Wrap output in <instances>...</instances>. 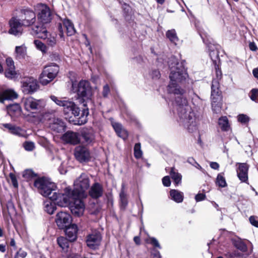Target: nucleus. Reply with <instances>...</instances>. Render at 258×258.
<instances>
[{"label":"nucleus","mask_w":258,"mask_h":258,"mask_svg":"<svg viewBox=\"0 0 258 258\" xmlns=\"http://www.w3.org/2000/svg\"><path fill=\"white\" fill-rule=\"evenodd\" d=\"M249 220L251 225L256 227H258V220L256 219V217L250 216Z\"/></svg>","instance_id":"6e6d98bb"},{"label":"nucleus","mask_w":258,"mask_h":258,"mask_svg":"<svg viewBox=\"0 0 258 258\" xmlns=\"http://www.w3.org/2000/svg\"><path fill=\"white\" fill-rule=\"evenodd\" d=\"M206 196L204 194H198L195 197V199L196 201L199 202L202 200H204Z\"/></svg>","instance_id":"13d9d810"},{"label":"nucleus","mask_w":258,"mask_h":258,"mask_svg":"<svg viewBox=\"0 0 258 258\" xmlns=\"http://www.w3.org/2000/svg\"><path fill=\"white\" fill-rule=\"evenodd\" d=\"M34 44L36 47L43 53H45L47 51V47L46 45L39 40H35L34 41Z\"/></svg>","instance_id":"ea45409f"},{"label":"nucleus","mask_w":258,"mask_h":258,"mask_svg":"<svg viewBox=\"0 0 258 258\" xmlns=\"http://www.w3.org/2000/svg\"><path fill=\"white\" fill-rule=\"evenodd\" d=\"M59 72V67L55 63H51L45 66L39 77L40 83L46 85L52 81Z\"/></svg>","instance_id":"423d86ee"},{"label":"nucleus","mask_w":258,"mask_h":258,"mask_svg":"<svg viewBox=\"0 0 258 258\" xmlns=\"http://www.w3.org/2000/svg\"><path fill=\"white\" fill-rule=\"evenodd\" d=\"M5 76L9 79L15 78L17 73L15 71V68H6L5 71Z\"/></svg>","instance_id":"4c0bfd02"},{"label":"nucleus","mask_w":258,"mask_h":258,"mask_svg":"<svg viewBox=\"0 0 258 258\" xmlns=\"http://www.w3.org/2000/svg\"><path fill=\"white\" fill-rule=\"evenodd\" d=\"M248 166L246 163H240L237 170V175L242 182H246L248 179L247 172Z\"/></svg>","instance_id":"5701e85b"},{"label":"nucleus","mask_w":258,"mask_h":258,"mask_svg":"<svg viewBox=\"0 0 258 258\" xmlns=\"http://www.w3.org/2000/svg\"><path fill=\"white\" fill-rule=\"evenodd\" d=\"M218 125L223 131H227L230 128L229 121L226 116H222L219 119Z\"/></svg>","instance_id":"7c9ffc66"},{"label":"nucleus","mask_w":258,"mask_h":258,"mask_svg":"<svg viewBox=\"0 0 258 258\" xmlns=\"http://www.w3.org/2000/svg\"><path fill=\"white\" fill-rule=\"evenodd\" d=\"M32 34L37 35L38 37L46 39L48 45L53 46L56 42V36L55 33H49L45 27L36 25L32 28Z\"/></svg>","instance_id":"6e6552de"},{"label":"nucleus","mask_w":258,"mask_h":258,"mask_svg":"<svg viewBox=\"0 0 258 258\" xmlns=\"http://www.w3.org/2000/svg\"><path fill=\"white\" fill-rule=\"evenodd\" d=\"M74 189L72 191L75 193L77 197H83L85 192L90 187V180L88 176L82 173L74 181Z\"/></svg>","instance_id":"39448f33"},{"label":"nucleus","mask_w":258,"mask_h":258,"mask_svg":"<svg viewBox=\"0 0 258 258\" xmlns=\"http://www.w3.org/2000/svg\"><path fill=\"white\" fill-rule=\"evenodd\" d=\"M36 11H37V17L41 24H38L40 26L44 24L49 23L52 19V14L49 8L46 5L38 4L36 6Z\"/></svg>","instance_id":"1a4fd4ad"},{"label":"nucleus","mask_w":258,"mask_h":258,"mask_svg":"<svg viewBox=\"0 0 258 258\" xmlns=\"http://www.w3.org/2000/svg\"><path fill=\"white\" fill-rule=\"evenodd\" d=\"M62 140L67 143L76 145L80 142L79 134L72 131H68L62 137Z\"/></svg>","instance_id":"aec40b11"},{"label":"nucleus","mask_w":258,"mask_h":258,"mask_svg":"<svg viewBox=\"0 0 258 258\" xmlns=\"http://www.w3.org/2000/svg\"><path fill=\"white\" fill-rule=\"evenodd\" d=\"M211 104L213 111L214 112L218 113L220 112L222 104V102L216 103H211Z\"/></svg>","instance_id":"de8ad7c7"},{"label":"nucleus","mask_w":258,"mask_h":258,"mask_svg":"<svg viewBox=\"0 0 258 258\" xmlns=\"http://www.w3.org/2000/svg\"><path fill=\"white\" fill-rule=\"evenodd\" d=\"M112 125L117 135L123 139H125L128 136L127 132L122 127V125L118 122H112Z\"/></svg>","instance_id":"a878e982"},{"label":"nucleus","mask_w":258,"mask_h":258,"mask_svg":"<svg viewBox=\"0 0 258 258\" xmlns=\"http://www.w3.org/2000/svg\"><path fill=\"white\" fill-rule=\"evenodd\" d=\"M49 127L56 133H60L64 131L66 126L62 119L54 117L50 120Z\"/></svg>","instance_id":"a211bd4d"},{"label":"nucleus","mask_w":258,"mask_h":258,"mask_svg":"<svg viewBox=\"0 0 258 258\" xmlns=\"http://www.w3.org/2000/svg\"><path fill=\"white\" fill-rule=\"evenodd\" d=\"M75 156L80 162H87L90 158V153L86 147L79 146L76 148Z\"/></svg>","instance_id":"2eb2a0df"},{"label":"nucleus","mask_w":258,"mask_h":258,"mask_svg":"<svg viewBox=\"0 0 258 258\" xmlns=\"http://www.w3.org/2000/svg\"><path fill=\"white\" fill-rule=\"evenodd\" d=\"M2 125L4 127L8 129L11 134L20 137H26V134L25 131L19 126L13 125L11 123H3Z\"/></svg>","instance_id":"6ab92c4d"},{"label":"nucleus","mask_w":258,"mask_h":258,"mask_svg":"<svg viewBox=\"0 0 258 258\" xmlns=\"http://www.w3.org/2000/svg\"><path fill=\"white\" fill-rule=\"evenodd\" d=\"M17 94L12 90H6L4 91L0 96V102H3L5 100H13L17 98Z\"/></svg>","instance_id":"bb28decb"},{"label":"nucleus","mask_w":258,"mask_h":258,"mask_svg":"<svg viewBox=\"0 0 258 258\" xmlns=\"http://www.w3.org/2000/svg\"><path fill=\"white\" fill-rule=\"evenodd\" d=\"M72 91L77 93L78 96L87 100H90L92 95V88L89 82L86 80L81 81L77 85L73 83Z\"/></svg>","instance_id":"0eeeda50"},{"label":"nucleus","mask_w":258,"mask_h":258,"mask_svg":"<svg viewBox=\"0 0 258 258\" xmlns=\"http://www.w3.org/2000/svg\"><path fill=\"white\" fill-rule=\"evenodd\" d=\"M199 33H200V35H201L202 38L203 39L204 42H205L204 37H207V33L203 32L201 30H199Z\"/></svg>","instance_id":"0e129e2a"},{"label":"nucleus","mask_w":258,"mask_h":258,"mask_svg":"<svg viewBox=\"0 0 258 258\" xmlns=\"http://www.w3.org/2000/svg\"><path fill=\"white\" fill-rule=\"evenodd\" d=\"M59 246L63 250H67L69 246V240L63 237H59L57 239Z\"/></svg>","instance_id":"f704fd0d"},{"label":"nucleus","mask_w":258,"mask_h":258,"mask_svg":"<svg viewBox=\"0 0 258 258\" xmlns=\"http://www.w3.org/2000/svg\"><path fill=\"white\" fill-rule=\"evenodd\" d=\"M34 185L36 187L39 192L44 197L51 196L56 190V185L54 182H51L48 179L45 177L36 179L34 183Z\"/></svg>","instance_id":"20e7f679"},{"label":"nucleus","mask_w":258,"mask_h":258,"mask_svg":"<svg viewBox=\"0 0 258 258\" xmlns=\"http://www.w3.org/2000/svg\"><path fill=\"white\" fill-rule=\"evenodd\" d=\"M58 30H59V36L61 38H63V30H62V24L61 23H59L58 24Z\"/></svg>","instance_id":"052dcab7"},{"label":"nucleus","mask_w":258,"mask_h":258,"mask_svg":"<svg viewBox=\"0 0 258 258\" xmlns=\"http://www.w3.org/2000/svg\"><path fill=\"white\" fill-rule=\"evenodd\" d=\"M134 155L136 158H140L142 155V152L141 150V144L137 143L134 147Z\"/></svg>","instance_id":"37998d69"},{"label":"nucleus","mask_w":258,"mask_h":258,"mask_svg":"<svg viewBox=\"0 0 258 258\" xmlns=\"http://www.w3.org/2000/svg\"><path fill=\"white\" fill-rule=\"evenodd\" d=\"M82 197H76L73 199L70 204V209L73 215L80 217L83 214L85 205L82 200Z\"/></svg>","instance_id":"f8f14e48"},{"label":"nucleus","mask_w":258,"mask_h":258,"mask_svg":"<svg viewBox=\"0 0 258 258\" xmlns=\"http://www.w3.org/2000/svg\"><path fill=\"white\" fill-rule=\"evenodd\" d=\"M23 176L26 179H29L35 176V174L31 169H26L23 173Z\"/></svg>","instance_id":"c03bdc74"},{"label":"nucleus","mask_w":258,"mask_h":258,"mask_svg":"<svg viewBox=\"0 0 258 258\" xmlns=\"http://www.w3.org/2000/svg\"><path fill=\"white\" fill-rule=\"evenodd\" d=\"M187 162L192 165H194V164L196 163V162L195 160L192 157L188 158L187 160Z\"/></svg>","instance_id":"774afa93"},{"label":"nucleus","mask_w":258,"mask_h":258,"mask_svg":"<svg viewBox=\"0 0 258 258\" xmlns=\"http://www.w3.org/2000/svg\"><path fill=\"white\" fill-rule=\"evenodd\" d=\"M153 258H161V255L159 251H156L153 254Z\"/></svg>","instance_id":"69168bd1"},{"label":"nucleus","mask_w":258,"mask_h":258,"mask_svg":"<svg viewBox=\"0 0 258 258\" xmlns=\"http://www.w3.org/2000/svg\"><path fill=\"white\" fill-rule=\"evenodd\" d=\"M166 35L167 37L170 40V41L171 42L173 43L175 45L177 44L179 40L176 35V32L174 29L168 30L166 32Z\"/></svg>","instance_id":"72a5a7b5"},{"label":"nucleus","mask_w":258,"mask_h":258,"mask_svg":"<svg viewBox=\"0 0 258 258\" xmlns=\"http://www.w3.org/2000/svg\"><path fill=\"white\" fill-rule=\"evenodd\" d=\"M11 182L15 188L18 187V183L17 182V178L15 174L13 173H11L9 175Z\"/></svg>","instance_id":"3c124183"},{"label":"nucleus","mask_w":258,"mask_h":258,"mask_svg":"<svg viewBox=\"0 0 258 258\" xmlns=\"http://www.w3.org/2000/svg\"><path fill=\"white\" fill-rule=\"evenodd\" d=\"M147 241L150 242L153 246L157 247L159 248H161V246L158 241L154 237H149Z\"/></svg>","instance_id":"8fccbe9b"},{"label":"nucleus","mask_w":258,"mask_h":258,"mask_svg":"<svg viewBox=\"0 0 258 258\" xmlns=\"http://www.w3.org/2000/svg\"><path fill=\"white\" fill-rule=\"evenodd\" d=\"M83 138L87 144L91 143L94 139L93 134L89 132H84L83 134Z\"/></svg>","instance_id":"a19ab883"},{"label":"nucleus","mask_w":258,"mask_h":258,"mask_svg":"<svg viewBox=\"0 0 258 258\" xmlns=\"http://www.w3.org/2000/svg\"><path fill=\"white\" fill-rule=\"evenodd\" d=\"M217 86L218 84L217 82L213 81L211 86V103H216L222 102V97L221 96V93L219 92Z\"/></svg>","instance_id":"412c9836"},{"label":"nucleus","mask_w":258,"mask_h":258,"mask_svg":"<svg viewBox=\"0 0 258 258\" xmlns=\"http://www.w3.org/2000/svg\"><path fill=\"white\" fill-rule=\"evenodd\" d=\"M210 167L214 169H218L219 167V165L217 162H212L210 163Z\"/></svg>","instance_id":"680f3d73"},{"label":"nucleus","mask_w":258,"mask_h":258,"mask_svg":"<svg viewBox=\"0 0 258 258\" xmlns=\"http://www.w3.org/2000/svg\"><path fill=\"white\" fill-rule=\"evenodd\" d=\"M22 88L23 92L26 94L35 92L38 88L36 80L33 78L25 79L23 82Z\"/></svg>","instance_id":"dca6fc26"},{"label":"nucleus","mask_w":258,"mask_h":258,"mask_svg":"<svg viewBox=\"0 0 258 258\" xmlns=\"http://www.w3.org/2000/svg\"><path fill=\"white\" fill-rule=\"evenodd\" d=\"M10 29L9 33L15 36H19L22 34L24 26L21 24L20 20L17 17L12 18L9 21Z\"/></svg>","instance_id":"4468645a"},{"label":"nucleus","mask_w":258,"mask_h":258,"mask_svg":"<svg viewBox=\"0 0 258 258\" xmlns=\"http://www.w3.org/2000/svg\"><path fill=\"white\" fill-rule=\"evenodd\" d=\"M110 92L109 87L108 85H106L103 87L102 94L104 97H107Z\"/></svg>","instance_id":"4d7b16f0"},{"label":"nucleus","mask_w":258,"mask_h":258,"mask_svg":"<svg viewBox=\"0 0 258 258\" xmlns=\"http://www.w3.org/2000/svg\"><path fill=\"white\" fill-rule=\"evenodd\" d=\"M249 47L252 51H255L257 49V47L254 42L249 43Z\"/></svg>","instance_id":"e2e57ef3"},{"label":"nucleus","mask_w":258,"mask_h":258,"mask_svg":"<svg viewBox=\"0 0 258 258\" xmlns=\"http://www.w3.org/2000/svg\"><path fill=\"white\" fill-rule=\"evenodd\" d=\"M27 256V252L21 249L16 253L14 258H25Z\"/></svg>","instance_id":"603ef678"},{"label":"nucleus","mask_w":258,"mask_h":258,"mask_svg":"<svg viewBox=\"0 0 258 258\" xmlns=\"http://www.w3.org/2000/svg\"><path fill=\"white\" fill-rule=\"evenodd\" d=\"M55 204L51 201H47L44 202V209L49 214H52L55 210Z\"/></svg>","instance_id":"473e14b6"},{"label":"nucleus","mask_w":258,"mask_h":258,"mask_svg":"<svg viewBox=\"0 0 258 258\" xmlns=\"http://www.w3.org/2000/svg\"><path fill=\"white\" fill-rule=\"evenodd\" d=\"M6 66L7 68L15 67L14 62L11 58L9 57L6 59Z\"/></svg>","instance_id":"5fc2aeb1"},{"label":"nucleus","mask_w":258,"mask_h":258,"mask_svg":"<svg viewBox=\"0 0 258 258\" xmlns=\"http://www.w3.org/2000/svg\"><path fill=\"white\" fill-rule=\"evenodd\" d=\"M75 196V193L68 187L65 188L63 194H58L55 190L52 196L49 197V199L60 207H66L70 205L73 199L77 197Z\"/></svg>","instance_id":"7ed1b4c3"},{"label":"nucleus","mask_w":258,"mask_h":258,"mask_svg":"<svg viewBox=\"0 0 258 258\" xmlns=\"http://www.w3.org/2000/svg\"><path fill=\"white\" fill-rule=\"evenodd\" d=\"M169 174L176 184H178L181 181L182 176L180 173L177 172L174 167L170 168Z\"/></svg>","instance_id":"2f4dec72"},{"label":"nucleus","mask_w":258,"mask_h":258,"mask_svg":"<svg viewBox=\"0 0 258 258\" xmlns=\"http://www.w3.org/2000/svg\"><path fill=\"white\" fill-rule=\"evenodd\" d=\"M63 25L66 28L67 33L68 36H72L75 34L76 30L74 24L69 19H64L63 21Z\"/></svg>","instance_id":"c85d7f7f"},{"label":"nucleus","mask_w":258,"mask_h":258,"mask_svg":"<svg viewBox=\"0 0 258 258\" xmlns=\"http://www.w3.org/2000/svg\"><path fill=\"white\" fill-rule=\"evenodd\" d=\"M103 193L102 187L98 183H95L91 187L89 194L93 198H98L101 197Z\"/></svg>","instance_id":"393cba45"},{"label":"nucleus","mask_w":258,"mask_h":258,"mask_svg":"<svg viewBox=\"0 0 258 258\" xmlns=\"http://www.w3.org/2000/svg\"><path fill=\"white\" fill-rule=\"evenodd\" d=\"M66 228V234L70 242L75 241L77 238V226L76 224H72Z\"/></svg>","instance_id":"b1692460"},{"label":"nucleus","mask_w":258,"mask_h":258,"mask_svg":"<svg viewBox=\"0 0 258 258\" xmlns=\"http://www.w3.org/2000/svg\"><path fill=\"white\" fill-rule=\"evenodd\" d=\"M23 15L21 17L20 22L25 27L32 26V29L36 25H39L36 24V14L29 10H25L22 11Z\"/></svg>","instance_id":"9b49d317"},{"label":"nucleus","mask_w":258,"mask_h":258,"mask_svg":"<svg viewBox=\"0 0 258 258\" xmlns=\"http://www.w3.org/2000/svg\"><path fill=\"white\" fill-rule=\"evenodd\" d=\"M119 197L121 207L124 209L127 205V200L123 185H122L121 190L119 194Z\"/></svg>","instance_id":"c9c22d12"},{"label":"nucleus","mask_w":258,"mask_h":258,"mask_svg":"<svg viewBox=\"0 0 258 258\" xmlns=\"http://www.w3.org/2000/svg\"><path fill=\"white\" fill-rule=\"evenodd\" d=\"M50 98L57 105L63 107V112L66 118H71L72 115L76 118L75 124L82 125L87 122L89 115L88 107L84 108L80 113V108L72 101L59 99L54 96H51Z\"/></svg>","instance_id":"f03ea898"},{"label":"nucleus","mask_w":258,"mask_h":258,"mask_svg":"<svg viewBox=\"0 0 258 258\" xmlns=\"http://www.w3.org/2000/svg\"><path fill=\"white\" fill-rule=\"evenodd\" d=\"M162 183L165 186H169L171 184L170 177L169 176H165L162 179Z\"/></svg>","instance_id":"864d4df0"},{"label":"nucleus","mask_w":258,"mask_h":258,"mask_svg":"<svg viewBox=\"0 0 258 258\" xmlns=\"http://www.w3.org/2000/svg\"><path fill=\"white\" fill-rule=\"evenodd\" d=\"M209 50V55L213 60H216L218 57V51L214 45L210 44L208 46Z\"/></svg>","instance_id":"e433bc0d"},{"label":"nucleus","mask_w":258,"mask_h":258,"mask_svg":"<svg viewBox=\"0 0 258 258\" xmlns=\"http://www.w3.org/2000/svg\"><path fill=\"white\" fill-rule=\"evenodd\" d=\"M258 96V89H252L249 93V97L251 100L255 101Z\"/></svg>","instance_id":"09e8293b"},{"label":"nucleus","mask_w":258,"mask_h":258,"mask_svg":"<svg viewBox=\"0 0 258 258\" xmlns=\"http://www.w3.org/2000/svg\"><path fill=\"white\" fill-rule=\"evenodd\" d=\"M170 70L169 78L170 82L167 87V91L176 96L175 103L179 121L186 128L189 132L193 133L198 129L197 123L194 112L187 104L186 98L183 96L185 91L180 85L187 77L182 62H179L176 58L172 56L168 61Z\"/></svg>","instance_id":"f257e3e1"},{"label":"nucleus","mask_w":258,"mask_h":258,"mask_svg":"<svg viewBox=\"0 0 258 258\" xmlns=\"http://www.w3.org/2000/svg\"><path fill=\"white\" fill-rule=\"evenodd\" d=\"M71 222V216L67 212H60L56 216L55 222L59 229L67 227Z\"/></svg>","instance_id":"ddd939ff"},{"label":"nucleus","mask_w":258,"mask_h":258,"mask_svg":"<svg viewBox=\"0 0 258 258\" xmlns=\"http://www.w3.org/2000/svg\"><path fill=\"white\" fill-rule=\"evenodd\" d=\"M23 147L26 151H31L34 149L35 145L32 142H25L23 144Z\"/></svg>","instance_id":"49530a36"},{"label":"nucleus","mask_w":258,"mask_h":258,"mask_svg":"<svg viewBox=\"0 0 258 258\" xmlns=\"http://www.w3.org/2000/svg\"><path fill=\"white\" fill-rule=\"evenodd\" d=\"M252 73L254 77L258 79V69H254L252 71Z\"/></svg>","instance_id":"338daca9"},{"label":"nucleus","mask_w":258,"mask_h":258,"mask_svg":"<svg viewBox=\"0 0 258 258\" xmlns=\"http://www.w3.org/2000/svg\"><path fill=\"white\" fill-rule=\"evenodd\" d=\"M8 113L11 116L13 120L14 118L21 116L22 109L18 104H11L7 106Z\"/></svg>","instance_id":"4be33fe9"},{"label":"nucleus","mask_w":258,"mask_h":258,"mask_svg":"<svg viewBox=\"0 0 258 258\" xmlns=\"http://www.w3.org/2000/svg\"><path fill=\"white\" fill-rule=\"evenodd\" d=\"M234 245L237 249L243 252H245L247 250V246L246 244L240 240L235 241Z\"/></svg>","instance_id":"79ce46f5"},{"label":"nucleus","mask_w":258,"mask_h":258,"mask_svg":"<svg viewBox=\"0 0 258 258\" xmlns=\"http://www.w3.org/2000/svg\"><path fill=\"white\" fill-rule=\"evenodd\" d=\"M23 103L25 109L28 111L40 110L45 105L43 100H37L33 97L26 98L24 100Z\"/></svg>","instance_id":"9d476101"},{"label":"nucleus","mask_w":258,"mask_h":258,"mask_svg":"<svg viewBox=\"0 0 258 258\" xmlns=\"http://www.w3.org/2000/svg\"><path fill=\"white\" fill-rule=\"evenodd\" d=\"M16 57L18 59H24L27 56V48L24 45L16 46L15 48Z\"/></svg>","instance_id":"cd10ccee"},{"label":"nucleus","mask_w":258,"mask_h":258,"mask_svg":"<svg viewBox=\"0 0 258 258\" xmlns=\"http://www.w3.org/2000/svg\"><path fill=\"white\" fill-rule=\"evenodd\" d=\"M152 76L153 78L158 79L160 76V74L158 70H154L152 72Z\"/></svg>","instance_id":"bf43d9fd"},{"label":"nucleus","mask_w":258,"mask_h":258,"mask_svg":"<svg viewBox=\"0 0 258 258\" xmlns=\"http://www.w3.org/2000/svg\"><path fill=\"white\" fill-rule=\"evenodd\" d=\"M101 240V236L99 232H93L87 236V245L92 249H96L100 245Z\"/></svg>","instance_id":"f3484780"},{"label":"nucleus","mask_w":258,"mask_h":258,"mask_svg":"<svg viewBox=\"0 0 258 258\" xmlns=\"http://www.w3.org/2000/svg\"><path fill=\"white\" fill-rule=\"evenodd\" d=\"M216 183L217 185L221 187H224L227 185L225 179L221 174L217 175Z\"/></svg>","instance_id":"58836bf2"},{"label":"nucleus","mask_w":258,"mask_h":258,"mask_svg":"<svg viewBox=\"0 0 258 258\" xmlns=\"http://www.w3.org/2000/svg\"><path fill=\"white\" fill-rule=\"evenodd\" d=\"M238 121L242 123H246L249 120V117L243 114H241L237 116Z\"/></svg>","instance_id":"a18cd8bd"},{"label":"nucleus","mask_w":258,"mask_h":258,"mask_svg":"<svg viewBox=\"0 0 258 258\" xmlns=\"http://www.w3.org/2000/svg\"><path fill=\"white\" fill-rule=\"evenodd\" d=\"M170 195L171 199L176 203H181L183 201V193L178 190L175 189L171 190L170 192Z\"/></svg>","instance_id":"c756f323"}]
</instances>
